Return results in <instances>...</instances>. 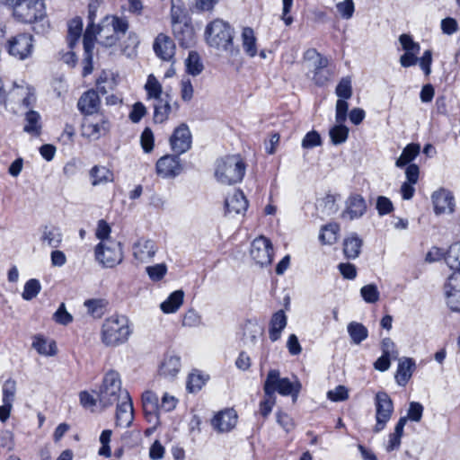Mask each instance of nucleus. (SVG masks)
I'll return each mask as SVG.
<instances>
[{"label":"nucleus","mask_w":460,"mask_h":460,"mask_svg":"<svg viewBox=\"0 0 460 460\" xmlns=\"http://www.w3.org/2000/svg\"><path fill=\"white\" fill-rule=\"evenodd\" d=\"M129 28L126 17L117 15H106L93 30V36L91 38V52L94 42L98 41L104 47H113L127 34Z\"/></svg>","instance_id":"f257e3e1"},{"label":"nucleus","mask_w":460,"mask_h":460,"mask_svg":"<svg viewBox=\"0 0 460 460\" xmlns=\"http://www.w3.org/2000/svg\"><path fill=\"white\" fill-rule=\"evenodd\" d=\"M246 171V164L240 155H226L216 162L215 177L218 182L232 185L240 182Z\"/></svg>","instance_id":"f03ea898"},{"label":"nucleus","mask_w":460,"mask_h":460,"mask_svg":"<svg viewBox=\"0 0 460 460\" xmlns=\"http://www.w3.org/2000/svg\"><path fill=\"white\" fill-rule=\"evenodd\" d=\"M207 43L213 48L227 51L231 54L238 53L234 47V29L222 19H216L209 22L205 31Z\"/></svg>","instance_id":"7ed1b4c3"},{"label":"nucleus","mask_w":460,"mask_h":460,"mask_svg":"<svg viewBox=\"0 0 460 460\" xmlns=\"http://www.w3.org/2000/svg\"><path fill=\"white\" fill-rule=\"evenodd\" d=\"M130 333L128 319L124 315L114 314L103 322L101 340L107 347H116L125 343Z\"/></svg>","instance_id":"20e7f679"},{"label":"nucleus","mask_w":460,"mask_h":460,"mask_svg":"<svg viewBox=\"0 0 460 460\" xmlns=\"http://www.w3.org/2000/svg\"><path fill=\"white\" fill-rule=\"evenodd\" d=\"M142 402L146 418L149 422L156 425L159 422L160 411H172L176 407L178 400L174 396L164 393L160 401L156 394L146 391L142 395Z\"/></svg>","instance_id":"39448f33"},{"label":"nucleus","mask_w":460,"mask_h":460,"mask_svg":"<svg viewBox=\"0 0 460 460\" xmlns=\"http://www.w3.org/2000/svg\"><path fill=\"white\" fill-rule=\"evenodd\" d=\"M301 390V383L296 379L289 380L288 377H281L280 372L277 369H270L263 384V392H270L271 395L279 393L283 396H291L296 400Z\"/></svg>","instance_id":"423d86ee"},{"label":"nucleus","mask_w":460,"mask_h":460,"mask_svg":"<svg viewBox=\"0 0 460 460\" xmlns=\"http://www.w3.org/2000/svg\"><path fill=\"white\" fill-rule=\"evenodd\" d=\"M305 60L310 62L308 75L318 86L326 84L332 78V73L328 68L329 59L316 49H307L304 54Z\"/></svg>","instance_id":"0eeeda50"},{"label":"nucleus","mask_w":460,"mask_h":460,"mask_svg":"<svg viewBox=\"0 0 460 460\" xmlns=\"http://www.w3.org/2000/svg\"><path fill=\"white\" fill-rule=\"evenodd\" d=\"M128 392L121 388L119 374L114 370L107 372L98 393L100 404L106 408L122 399V393Z\"/></svg>","instance_id":"6e6552de"},{"label":"nucleus","mask_w":460,"mask_h":460,"mask_svg":"<svg viewBox=\"0 0 460 460\" xmlns=\"http://www.w3.org/2000/svg\"><path fill=\"white\" fill-rule=\"evenodd\" d=\"M11 4L13 16L25 23L41 20L46 15V7L42 0H14Z\"/></svg>","instance_id":"1a4fd4ad"},{"label":"nucleus","mask_w":460,"mask_h":460,"mask_svg":"<svg viewBox=\"0 0 460 460\" xmlns=\"http://www.w3.org/2000/svg\"><path fill=\"white\" fill-rule=\"evenodd\" d=\"M95 260L104 268H113L123 260L120 243L115 240L100 242L94 249Z\"/></svg>","instance_id":"9d476101"},{"label":"nucleus","mask_w":460,"mask_h":460,"mask_svg":"<svg viewBox=\"0 0 460 460\" xmlns=\"http://www.w3.org/2000/svg\"><path fill=\"white\" fill-rule=\"evenodd\" d=\"M35 90L26 83L13 84L12 89L5 94L4 105H19L25 109L33 107L36 102Z\"/></svg>","instance_id":"9b49d317"},{"label":"nucleus","mask_w":460,"mask_h":460,"mask_svg":"<svg viewBox=\"0 0 460 460\" xmlns=\"http://www.w3.org/2000/svg\"><path fill=\"white\" fill-rule=\"evenodd\" d=\"M33 37L29 33H20L11 37L5 43L7 53L18 60H25L33 52Z\"/></svg>","instance_id":"f8f14e48"},{"label":"nucleus","mask_w":460,"mask_h":460,"mask_svg":"<svg viewBox=\"0 0 460 460\" xmlns=\"http://www.w3.org/2000/svg\"><path fill=\"white\" fill-rule=\"evenodd\" d=\"M349 103L343 100H338L335 107V120L337 125L330 128L329 136L333 145H341L347 141L349 128L344 125L347 119Z\"/></svg>","instance_id":"ddd939ff"},{"label":"nucleus","mask_w":460,"mask_h":460,"mask_svg":"<svg viewBox=\"0 0 460 460\" xmlns=\"http://www.w3.org/2000/svg\"><path fill=\"white\" fill-rule=\"evenodd\" d=\"M376 425L373 428L375 433L381 432L390 420L394 412V403L385 392H378L375 397Z\"/></svg>","instance_id":"4468645a"},{"label":"nucleus","mask_w":460,"mask_h":460,"mask_svg":"<svg viewBox=\"0 0 460 460\" xmlns=\"http://www.w3.org/2000/svg\"><path fill=\"white\" fill-rule=\"evenodd\" d=\"M250 254L256 264L261 267L270 265L273 258V248L270 239L263 235L255 238L251 244Z\"/></svg>","instance_id":"2eb2a0df"},{"label":"nucleus","mask_w":460,"mask_h":460,"mask_svg":"<svg viewBox=\"0 0 460 460\" xmlns=\"http://www.w3.org/2000/svg\"><path fill=\"white\" fill-rule=\"evenodd\" d=\"M192 137L187 124L181 123L177 127L170 137L172 150L178 155L190 149Z\"/></svg>","instance_id":"dca6fc26"},{"label":"nucleus","mask_w":460,"mask_h":460,"mask_svg":"<svg viewBox=\"0 0 460 460\" xmlns=\"http://www.w3.org/2000/svg\"><path fill=\"white\" fill-rule=\"evenodd\" d=\"M17 393V383L13 378L6 379L2 386V402L0 406V420L5 422L11 414L13 403Z\"/></svg>","instance_id":"f3484780"},{"label":"nucleus","mask_w":460,"mask_h":460,"mask_svg":"<svg viewBox=\"0 0 460 460\" xmlns=\"http://www.w3.org/2000/svg\"><path fill=\"white\" fill-rule=\"evenodd\" d=\"M115 424L117 427L128 428L134 420V410L128 392L122 393V399L116 402Z\"/></svg>","instance_id":"a211bd4d"},{"label":"nucleus","mask_w":460,"mask_h":460,"mask_svg":"<svg viewBox=\"0 0 460 460\" xmlns=\"http://www.w3.org/2000/svg\"><path fill=\"white\" fill-rule=\"evenodd\" d=\"M444 294L447 306L454 312H460V273H453L447 278Z\"/></svg>","instance_id":"6ab92c4d"},{"label":"nucleus","mask_w":460,"mask_h":460,"mask_svg":"<svg viewBox=\"0 0 460 460\" xmlns=\"http://www.w3.org/2000/svg\"><path fill=\"white\" fill-rule=\"evenodd\" d=\"M182 166L179 155H164L156 163V172L163 178H173L181 173Z\"/></svg>","instance_id":"aec40b11"},{"label":"nucleus","mask_w":460,"mask_h":460,"mask_svg":"<svg viewBox=\"0 0 460 460\" xmlns=\"http://www.w3.org/2000/svg\"><path fill=\"white\" fill-rule=\"evenodd\" d=\"M434 212L437 215L452 214L455 211V199L453 194L445 189L433 192L431 196Z\"/></svg>","instance_id":"412c9836"},{"label":"nucleus","mask_w":460,"mask_h":460,"mask_svg":"<svg viewBox=\"0 0 460 460\" xmlns=\"http://www.w3.org/2000/svg\"><path fill=\"white\" fill-rule=\"evenodd\" d=\"M237 422V414L233 409L219 411L211 420V425L219 433L233 429Z\"/></svg>","instance_id":"4be33fe9"},{"label":"nucleus","mask_w":460,"mask_h":460,"mask_svg":"<svg viewBox=\"0 0 460 460\" xmlns=\"http://www.w3.org/2000/svg\"><path fill=\"white\" fill-rule=\"evenodd\" d=\"M172 20L175 38L182 47L188 48L193 40V29L190 25L178 21L174 5L172 6Z\"/></svg>","instance_id":"5701e85b"},{"label":"nucleus","mask_w":460,"mask_h":460,"mask_svg":"<svg viewBox=\"0 0 460 460\" xmlns=\"http://www.w3.org/2000/svg\"><path fill=\"white\" fill-rule=\"evenodd\" d=\"M132 250L136 260L147 262L155 256L157 247L153 240L141 238L133 244Z\"/></svg>","instance_id":"b1692460"},{"label":"nucleus","mask_w":460,"mask_h":460,"mask_svg":"<svg viewBox=\"0 0 460 460\" xmlns=\"http://www.w3.org/2000/svg\"><path fill=\"white\" fill-rule=\"evenodd\" d=\"M367 210V204L362 196L354 194L349 197L346 201V209L342 213V217H348L349 220L361 217Z\"/></svg>","instance_id":"393cba45"},{"label":"nucleus","mask_w":460,"mask_h":460,"mask_svg":"<svg viewBox=\"0 0 460 460\" xmlns=\"http://www.w3.org/2000/svg\"><path fill=\"white\" fill-rule=\"evenodd\" d=\"M226 213L228 215H243L248 208V200L241 190H234L225 201Z\"/></svg>","instance_id":"a878e982"},{"label":"nucleus","mask_w":460,"mask_h":460,"mask_svg":"<svg viewBox=\"0 0 460 460\" xmlns=\"http://www.w3.org/2000/svg\"><path fill=\"white\" fill-rule=\"evenodd\" d=\"M154 50L160 58L169 61L174 55L175 45L169 36L160 33L155 40Z\"/></svg>","instance_id":"bb28decb"},{"label":"nucleus","mask_w":460,"mask_h":460,"mask_svg":"<svg viewBox=\"0 0 460 460\" xmlns=\"http://www.w3.org/2000/svg\"><path fill=\"white\" fill-rule=\"evenodd\" d=\"M77 106L80 111L84 114L92 115L96 113L101 106V100L98 95V92L89 90L84 93L78 101Z\"/></svg>","instance_id":"cd10ccee"},{"label":"nucleus","mask_w":460,"mask_h":460,"mask_svg":"<svg viewBox=\"0 0 460 460\" xmlns=\"http://www.w3.org/2000/svg\"><path fill=\"white\" fill-rule=\"evenodd\" d=\"M23 131L33 137H38L42 132V119L40 114L30 108L24 114Z\"/></svg>","instance_id":"c85d7f7f"},{"label":"nucleus","mask_w":460,"mask_h":460,"mask_svg":"<svg viewBox=\"0 0 460 460\" xmlns=\"http://www.w3.org/2000/svg\"><path fill=\"white\" fill-rule=\"evenodd\" d=\"M97 4L93 3L88 5V23L83 35L84 49L88 57L91 56V38L93 36V30L97 26V24L94 23L97 16Z\"/></svg>","instance_id":"c756f323"},{"label":"nucleus","mask_w":460,"mask_h":460,"mask_svg":"<svg viewBox=\"0 0 460 460\" xmlns=\"http://www.w3.org/2000/svg\"><path fill=\"white\" fill-rule=\"evenodd\" d=\"M414 368L415 361L411 358H400L395 375L397 384L405 385L411 377Z\"/></svg>","instance_id":"7c9ffc66"},{"label":"nucleus","mask_w":460,"mask_h":460,"mask_svg":"<svg viewBox=\"0 0 460 460\" xmlns=\"http://www.w3.org/2000/svg\"><path fill=\"white\" fill-rule=\"evenodd\" d=\"M181 368V358L174 355H166L160 366L159 374L165 378H173Z\"/></svg>","instance_id":"2f4dec72"},{"label":"nucleus","mask_w":460,"mask_h":460,"mask_svg":"<svg viewBox=\"0 0 460 460\" xmlns=\"http://www.w3.org/2000/svg\"><path fill=\"white\" fill-rule=\"evenodd\" d=\"M287 326V316L283 310L276 312L270 323L269 336L271 341H277L280 336L282 331Z\"/></svg>","instance_id":"473e14b6"},{"label":"nucleus","mask_w":460,"mask_h":460,"mask_svg":"<svg viewBox=\"0 0 460 460\" xmlns=\"http://www.w3.org/2000/svg\"><path fill=\"white\" fill-rule=\"evenodd\" d=\"M362 239L356 234H350L343 242V252L347 259L354 260L360 254Z\"/></svg>","instance_id":"72a5a7b5"},{"label":"nucleus","mask_w":460,"mask_h":460,"mask_svg":"<svg viewBox=\"0 0 460 460\" xmlns=\"http://www.w3.org/2000/svg\"><path fill=\"white\" fill-rule=\"evenodd\" d=\"M110 130V123L102 119L100 122L85 121L83 125V133L88 137L98 139Z\"/></svg>","instance_id":"f704fd0d"},{"label":"nucleus","mask_w":460,"mask_h":460,"mask_svg":"<svg viewBox=\"0 0 460 460\" xmlns=\"http://www.w3.org/2000/svg\"><path fill=\"white\" fill-rule=\"evenodd\" d=\"M171 101L172 98L168 94L164 98L156 101L154 106V120L155 123H164L168 119L172 109Z\"/></svg>","instance_id":"c9c22d12"},{"label":"nucleus","mask_w":460,"mask_h":460,"mask_svg":"<svg viewBox=\"0 0 460 460\" xmlns=\"http://www.w3.org/2000/svg\"><path fill=\"white\" fill-rule=\"evenodd\" d=\"M61 230L54 226H45L41 230L40 240L52 248H58L62 243Z\"/></svg>","instance_id":"e433bc0d"},{"label":"nucleus","mask_w":460,"mask_h":460,"mask_svg":"<svg viewBox=\"0 0 460 460\" xmlns=\"http://www.w3.org/2000/svg\"><path fill=\"white\" fill-rule=\"evenodd\" d=\"M91 183L93 186L106 184L113 181V172L105 166L94 165L90 170Z\"/></svg>","instance_id":"4c0bfd02"},{"label":"nucleus","mask_w":460,"mask_h":460,"mask_svg":"<svg viewBox=\"0 0 460 460\" xmlns=\"http://www.w3.org/2000/svg\"><path fill=\"white\" fill-rule=\"evenodd\" d=\"M183 298L184 292L182 290H176L172 292L167 297V299L160 305V308L164 314H173L182 305Z\"/></svg>","instance_id":"58836bf2"},{"label":"nucleus","mask_w":460,"mask_h":460,"mask_svg":"<svg viewBox=\"0 0 460 460\" xmlns=\"http://www.w3.org/2000/svg\"><path fill=\"white\" fill-rule=\"evenodd\" d=\"M347 332L351 339L352 343L357 345L360 344L368 337V330L361 323L354 321L349 323L347 325Z\"/></svg>","instance_id":"ea45409f"},{"label":"nucleus","mask_w":460,"mask_h":460,"mask_svg":"<svg viewBox=\"0 0 460 460\" xmlns=\"http://www.w3.org/2000/svg\"><path fill=\"white\" fill-rule=\"evenodd\" d=\"M241 37L244 52L251 58L255 57L258 51L253 30L250 27L243 28Z\"/></svg>","instance_id":"a19ab883"},{"label":"nucleus","mask_w":460,"mask_h":460,"mask_svg":"<svg viewBox=\"0 0 460 460\" xmlns=\"http://www.w3.org/2000/svg\"><path fill=\"white\" fill-rule=\"evenodd\" d=\"M83 32V21L80 17H75L68 22L67 42L73 49L79 41Z\"/></svg>","instance_id":"79ce46f5"},{"label":"nucleus","mask_w":460,"mask_h":460,"mask_svg":"<svg viewBox=\"0 0 460 460\" xmlns=\"http://www.w3.org/2000/svg\"><path fill=\"white\" fill-rule=\"evenodd\" d=\"M445 261L447 266L460 273V242L451 244L445 255Z\"/></svg>","instance_id":"37998d69"},{"label":"nucleus","mask_w":460,"mask_h":460,"mask_svg":"<svg viewBox=\"0 0 460 460\" xmlns=\"http://www.w3.org/2000/svg\"><path fill=\"white\" fill-rule=\"evenodd\" d=\"M420 146L419 144H409L402 150L400 157L396 160L395 165L397 167H403L410 164L419 155Z\"/></svg>","instance_id":"c03bdc74"},{"label":"nucleus","mask_w":460,"mask_h":460,"mask_svg":"<svg viewBox=\"0 0 460 460\" xmlns=\"http://www.w3.org/2000/svg\"><path fill=\"white\" fill-rule=\"evenodd\" d=\"M340 226L336 223H330L322 227L319 240L323 244H332L338 239Z\"/></svg>","instance_id":"a18cd8bd"},{"label":"nucleus","mask_w":460,"mask_h":460,"mask_svg":"<svg viewBox=\"0 0 460 460\" xmlns=\"http://www.w3.org/2000/svg\"><path fill=\"white\" fill-rule=\"evenodd\" d=\"M32 347L40 355L54 356L57 353L56 343L54 341L48 342L41 337H35Z\"/></svg>","instance_id":"49530a36"},{"label":"nucleus","mask_w":460,"mask_h":460,"mask_svg":"<svg viewBox=\"0 0 460 460\" xmlns=\"http://www.w3.org/2000/svg\"><path fill=\"white\" fill-rule=\"evenodd\" d=\"M106 305L104 299H88L84 302L88 314L94 318H101L104 314Z\"/></svg>","instance_id":"de8ad7c7"},{"label":"nucleus","mask_w":460,"mask_h":460,"mask_svg":"<svg viewBox=\"0 0 460 460\" xmlns=\"http://www.w3.org/2000/svg\"><path fill=\"white\" fill-rule=\"evenodd\" d=\"M185 64L187 72L192 75H198L203 70V65L197 52L190 51Z\"/></svg>","instance_id":"09e8293b"},{"label":"nucleus","mask_w":460,"mask_h":460,"mask_svg":"<svg viewBox=\"0 0 460 460\" xmlns=\"http://www.w3.org/2000/svg\"><path fill=\"white\" fill-rule=\"evenodd\" d=\"M40 289V281L36 279H31L25 283L22 296L24 300L30 301L38 296Z\"/></svg>","instance_id":"8fccbe9b"},{"label":"nucleus","mask_w":460,"mask_h":460,"mask_svg":"<svg viewBox=\"0 0 460 460\" xmlns=\"http://www.w3.org/2000/svg\"><path fill=\"white\" fill-rule=\"evenodd\" d=\"M145 89H146L149 98L155 99L156 101L159 99H163L161 97L162 85L158 82V80L155 77V75H148L146 84L145 85Z\"/></svg>","instance_id":"3c124183"},{"label":"nucleus","mask_w":460,"mask_h":460,"mask_svg":"<svg viewBox=\"0 0 460 460\" xmlns=\"http://www.w3.org/2000/svg\"><path fill=\"white\" fill-rule=\"evenodd\" d=\"M335 93L337 96L340 98L339 100H343L347 102L352 95V87H351V80L349 76L341 78L340 83L338 84Z\"/></svg>","instance_id":"603ef678"},{"label":"nucleus","mask_w":460,"mask_h":460,"mask_svg":"<svg viewBox=\"0 0 460 460\" xmlns=\"http://www.w3.org/2000/svg\"><path fill=\"white\" fill-rule=\"evenodd\" d=\"M360 295L365 302L373 304L379 300L380 293L376 285L368 284L361 288Z\"/></svg>","instance_id":"864d4df0"},{"label":"nucleus","mask_w":460,"mask_h":460,"mask_svg":"<svg viewBox=\"0 0 460 460\" xmlns=\"http://www.w3.org/2000/svg\"><path fill=\"white\" fill-rule=\"evenodd\" d=\"M112 435V431L111 429H104L100 436V443L102 447L99 449L98 454L104 457H111V450L110 447L111 438Z\"/></svg>","instance_id":"5fc2aeb1"},{"label":"nucleus","mask_w":460,"mask_h":460,"mask_svg":"<svg viewBox=\"0 0 460 460\" xmlns=\"http://www.w3.org/2000/svg\"><path fill=\"white\" fill-rule=\"evenodd\" d=\"M201 315L193 309L187 311L182 319V325L190 328L202 325Z\"/></svg>","instance_id":"6e6d98bb"},{"label":"nucleus","mask_w":460,"mask_h":460,"mask_svg":"<svg viewBox=\"0 0 460 460\" xmlns=\"http://www.w3.org/2000/svg\"><path fill=\"white\" fill-rule=\"evenodd\" d=\"M276 403V395H271L270 392H264V398L260 402V413L267 417L272 411Z\"/></svg>","instance_id":"4d7b16f0"},{"label":"nucleus","mask_w":460,"mask_h":460,"mask_svg":"<svg viewBox=\"0 0 460 460\" xmlns=\"http://www.w3.org/2000/svg\"><path fill=\"white\" fill-rule=\"evenodd\" d=\"M146 273L148 274L149 278L153 281H159L161 280L167 271V267L165 264H156L155 266H149L146 269Z\"/></svg>","instance_id":"13d9d810"},{"label":"nucleus","mask_w":460,"mask_h":460,"mask_svg":"<svg viewBox=\"0 0 460 460\" xmlns=\"http://www.w3.org/2000/svg\"><path fill=\"white\" fill-rule=\"evenodd\" d=\"M423 410L422 404L417 402H411L409 404L406 417L411 421L419 422L422 418Z\"/></svg>","instance_id":"bf43d9fd"},{"label":"nucleus","mask_w":460,"mask_h":460,"mask_svg":"<svg viewBox=\"0 0 460 460\" xmlns=\"http://www.w3.org/2000/svg\"><path fill=\"white\" fill-rule=\"evenodd\" d=\"M337 11L344 19H350L354 13L355 6L353 0H344L336 4Z\"/></svg>","instance_id":"052dcab7"},{"label":"nucleus","mask_w":460,"mask_h":460,"mask_svg":"<svg viewBox=\"0 0 460 460\" xmlns=\"http://www.w3.org/2000/svg\"><path fill=\"white\" fill-rule=\"evenodd\" d=\"M128 42H125L121 44V51L130 57L133 55L135 49L138 46L139 40L136 33L129 32L128 36Z\"/></svg>","instance_id":"680f3d73"},{"label":"nucleus","mask_w":460,"mask_h":460,"mask_svg":"<svg viewBox=\"0 0 460 460\" xmlns=\"http://www.w3.org/2000/svg\"><path fill=\"white\" fill-rule=\"evenodd\" d=\"M321 144V137L319 133L314 130L308 132L302 140V146L306 149L314 148Z\"/></svg>","instance_id":"e2e57ef3"},{"label":"nucleus","mask_w":460,"mask_h":460,"mask_svg":"<svg viewBox=\"0 0 460 460\" xmlns=\"http://www.w3.org/2000/svg\"><path fill=\"white\" fill-rule=\"evenodd\" d=\"M205 380L199 374L192 373L189 376L187 389L190 393H196L204 385Z\"/></svg>","instance_id":"0e129e2a"},{"label":"nucleus","mask_w":460,"mask_h":460,"mask_svg":"<svg viewBox=\"0 0 460 460\" xmlns=\"http://www.w3.org/2000/svg\"><path fill=\"white\" fill-rule=\"evenodd\" d=\"M382 354L391 357L393 359L398 358V350L394 342L390 338H385L381 341Z\"/></svg>","instance_id":"69168bd1"},{"label":"nucleus","mask_w":460,"mask_h":460,"mask_svg":"<svg viewBox=\"0 0 460 460\" xmlns=\"http://www.w3.org/2000/svg\"><path fill=\"white\" fill-rule=\"evenodd\" d=\"M141 146L146 153H149L154 148V134L149 128H146L140 137Z\"/></svg>","instance_id":"338daca9"},{"label":"nucleus","mask_w":460,"mask_h":460,"mask_svg":"<svg viewBox=\"0 0 460 460\" xmlns=\"http://www.w3.org/2000/svg\"><path fill=\"white\" fill-rule=\"evenodd\" d=\"M399 41L402 47V49L406 52H419L420 51V45L416 43L411 36L408 34H402L399 38Z\"/></svg>","instance_id":"774afa93"}]
</instances>
